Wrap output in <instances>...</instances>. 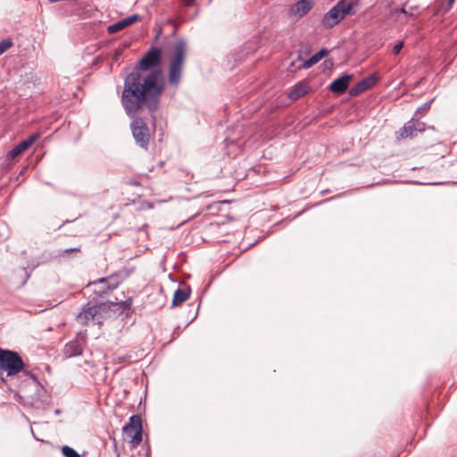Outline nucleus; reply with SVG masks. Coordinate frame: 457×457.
Returning a JSON list of instances; mask_svg holds the SVG:
<instances>
[{
    "instance_id": "nucleus-1",
    "label": "nucleus",
    "mask_w": 457,
    "mask_h": 457,
    "mask_svg": "<svg viewBox=\"0 0 457 457\" xmlns=\"http://www.w3.org/2000/svg\"><path fill=\"white\" fill-rule=\"evenodd\" d=\"M163 91L164 81L159 70L147 74L136 71L124 80L121 104L130 118L137 116L144 106L153 112L158 109Z\"/></svg>"
},
{
    "instance_id": "nucleus-2",
    "label": "nucleus",
    "mask_w": 457,
    "mask_h": 457,
    "mask_svg": "<svg viewBox=\"0 0 457 457\" xmlns=\"http://www.w3.org/2000/svg\"><path fill=\"white\" fill-rule=\"evenodd\" d=\"M186 56V43L182 40L176 42L169 54L168 79L171 86L177 87L181 80Z\"/></svg>"
},
{
    "instance_id": "nucleus-3",
    "label": "nucleus",
    "mask_w": 457,
    "mask_h": 457,
    "mask_svg": "<svg viewBox=\"0 0 457 457\" xmlns=\"http://www.w3.org/2000/svg\"><path fill=\"white\" fill-rule=\"evenodd\" d=\"M112 305V303H87L76 316V320L82 326H87L90 321L95 320L100 324L108 317Z\"/></svg>"
},
{
    "instance_id": "nucleus-4",
    "label": "nucleus",
    "mask_w": 457,
    "mask_h": 457,
    "mask_svg": "<svg viewBox=\"0 0 457 457\" xmlns=\"http://www.w3.org/2000/svg\"><path fill=\"white\" fill-rule=\"evenodd\" d=\"M352 0H340L328 12L324 14L321 24L326 29H332L337 25L348 14L353 12Z\"/></svg>"
},
{
    "instance_id": "nucleus-5",
    "label": "nucleus",
    "mask_w": 457,
    "mask_h": 457,
    "mask_svg": "<svg viewBox=\"0 0 457 457\" xmlns=\"http://www.w3.org/2000/svg\"><path fill=\"white\" fill-rule=\"evenodd\" d=\"M24 368V363L18 353L0 349V378L4 380L3 375L14 376Z\"/></svg>"
},
{
    "instance_id": "nucleus-6",
    "label": "nucleus",
    "mask_w": 457,
    "mask_h": 457,
    "mask_svg": "<svg viewBox=\"0 0 457 457\" xmlns=\"http://www.w3.org/2000/svg\"><path fill=\"white\" fill-rule=\"evenodd\" d=\"M123 432L130 438V443L137 446L142 441V421L138 415L129 418V423L123 428Z\"/></svg>"
},
{
    "instance_id": "nucleus-7",
    "label": "nucleus",
    "mask_w": 457,
    "mask_h": 457,
    "mask_svg": "<svg viewBox=\"0 0 457 457\" xmlns=\"http://www.w3.org/2000/svg\"><path fill=\"white\" fill-rule=\"evenodd\" d=\"M130 127L137 143L140 146L146 148L150 138L149 129L146 124L141 119H135Z\"/></svg>"
},
{
    "instance_id": "nucleus-8",
    "label": "nucleus",
    "mask_w": 457,
    "mask_h": 457,
    "mask_svg": "<svg viewBox=\"0 0 457 457\" xmlns=\"http://www.w3.org/2000/svg\"><path fill=\"white\" fill-rule=\"evenodd\" d=\"M162 60V50L158 47L150 48L141 58L137 68L140 71H148L160 64Z\"/></svg>"
},
{
    "instance_id": "nucleus-9",
    "label": "nucleus",
    "mask_w": 457,
    "mask_h": 457,
    "mask_svg": "<svg viewBox=\"0 0 457 457\" xmlns=\"http://www.w3.org/2000/svg\"><path fill=\"white\" fill-rule=\"evenodd\" d=\"M425 129L426 125L424 122L411 119L400 129L397 139L401 140L414 137L419 132H423Z\"/></svg>"
},
{
    "instance_id": "nucleus-10",
    "label": "nucleus",
    "mask_w": 457,
    "mask_h": 457,
    "mask_svg": "<svg viewBox=\"0 0 457 457\" xmlns=\"http://www.w3.org/2000/svg\"><path fill=\"white\" fill-rule=\"evenodd\" d=\"M39 137V134H33L27 139L20 142L5 154L4 161L7 162H12L15 158L27 151Z\"/></svg>"
},
{
    "instance_id": "nucleus-11",
    "label": "nucleus",
    "mask_w": 457,
    "mask_h": 457,
    "mask_svg": "<svg viewBox=\"0 0 457 457\" xmlns=\"http://www.w3.org/2000/svg\"><path fill=\"white\" fill-rule=\"evenodd\" d=\"M376 81H377V79L375 76L367 77V78L361 79V81H359L353 87H351L349 94L352 96H356L359 94L370 88L373 85H375Z\"/></svg>"
},
{
    "instance_id": "nucleus-12",
    "label": "nucleus",
    "mask_w": 457,
    "mask_h": 457,
    "mask_svg": "<svg viewBox=\"0 0 457 457\" xmlns=\"http://www.w3.org/2000/svg\"><path fill=\"white\" fill-rule=\"evenodd\" d=\"M313 0H300L290 8V14L295 17H303L312 7Z\"/></svg>"
},
{
    "instance_id": "nucleus-13",
    "label": "nucleus",
    "mask_w": 457,
    "mask_h": 457,
    "mask_svg": "<svg viewBox=\"0 0 457 457\" xmlns=\"http://www.w3.org/2000/svg\"><path fill=\"white\" fill-rule=\"evenodd\" d=\"M115 287H116L115 285L111 287L108 283V279L104 278H100L99 280L95 281L93 283H88L87 285V289H92V291L94 293L97 294L99 296L106 294L108 291H110Z\"/></svg>"
},
{
    "instance_id": "nucleus-14",
    "label": "nucleus",
    "mask_w": 457,
    "mask_h": 457,
    "mask_svg": "<svg viewBox=\"0 0 457 457\" xmlns=\"http://www.w3.org/2000/svg\"><path fill=\"white\" fill-rule=\"evenodd\" d=\"M139 20V15L133 14L131 16H129L123 20L119 21L118 22H115L112 25H110L107 28V31L110 34L116 33L120 30L124 29L125 28L132 25L133 23L137 22Z\"/></svg>"
},
{
    "instance_id": "nucleus-15",
    "label": "nucleus",
    "mask_w": 457,
    "mask_h": 457,
    "mask_svg": "<svg viewBox=\"0 0 457 457\" xmlns=\"http://www.w3.org/2000/svg\"><path fill=\"white\" fill-rule=\"evenodd\" d=\"M352 78V75L345 74L336 79L329 86L330 91L336 94L344 93L347 89Z\"/></svg>"
},
{
    "instance_id": "nucleus-16",
    "label": "nucleus",
    "mask_w": 457,
    "mask_h": 457,
    "mask_svg": "<svg viewBox=\"0 0 457 457\" xmlns=\"http://www.w3.org/2000/svg\"><path fill=\"white\" fill-rule=\"evenodd\" d=\"M310 90V87L306 81L298 82L294 88L289 92L288 97L291 100H297L305 96Z\"/></svg>"
},
{
    "instance_id": "nucleus-17",
    "label": "nucleus",
    "mask_w": 457,
    "mask_h": 457,
    "mask_svg": "<svg viewBox=\"0 0 457 457\" xmlns=\"http://www.w3.org/2000/svg\"><path fill=\"white\" fill-rule=\"evenodd\" d=\"M190 295V290L189 289H177L174 293L173 299H172V306H179L185 301L188 299Z\"/></svg>"
},
{
    "instance_id": "nucleus-18",
    "label": "nucleus",
    "mask_w": 457,
    "mask_h": 457,
    "mask_svg": "<svg viewBox=\"0 0 457 457\" xmlns=\"http://www.w3.org/2000/svg\"><path fill=\"white\" fill-rule=\"evenodd\" d=\"M327 54L326 49H321L315 54H313L305 63L304 67L309 68L312 66L313 64L317 63L322 57H324Z\"/></svg>"
},
{
    "instance_id": "nucleus-19",
    "label": "nucleus",
    "mask_w": 457,
    "mask_h": 457,
    "mask_svg": "<svg viewBox=\"0 0 457 457\" xmlns=\"http://www.w3.org/2000/svg\"><path fill=\"white\" fill-rule=\"evenodd\" d=\"M62 453L64 457H81L74 449L68 445L62 446Z\"/></svg>"
},
{
    "instance_id": "nucleus-20",
    "label": "nucleus",
    "mask_w": 457,
    "mask_h": 457,
    "mask_svg": "<svg viewBox=\"0 0 457 457\" xmlns=\"http://www.w3.org/2000/svg\"><path fill=\"white\" fill-rule=\"evenodd\" d=\"M12 41L10 38L0 41V55L12 46Z\"/></svg>"
},
{
    "instance_id": "nucleus-21",
    "label": "nucleus",
    "mask_w": 457,
    "mask_h": 457,
    "mask_svg": "<svg viewBox=\"0 0 457 457\" xmlns=\"http://www.w3.org/2000/svg\"><path fill=\"white\" fill-rule=\"evenodd\" d=\"M68 349L73 348V350L71 352V355H79L82 353V348L75 342L71 343L67 345Z\"/></svg>"
},
{
    "instance_id": "nucleus-22",
    "label": "nucleus",
    "mask_w": 457,
    "mask_h": 457,
    "mask_svg": "<svg viewBox=\"0 0 457 457\" xmlns=\"http://www.w3.org/2000/svg\"><path fill=\"white\" fill-rule=\"evenodd\" d=\"M403 47V41H401V42L397 43V44L394 46V48H393V52H394V54H399Z\"/></svg>"
},
{
    "instance_id": "nucleus-23",
    "label": "nucleus",
    "mask_w": 457,
    "mask_h": 457,
    "mask_svg": "<svg viewBox=\"0 0 457 457\" xmlns=\"http://www.w3.org/2000/svg\"><path fill=\"white\" fill-rule=\"evenodd\" d=\"M429 108H430V102L425 104L424 106L422 108H420V110H422L424 112H426L428 111Z\"/></svg>"
},
{
    "instance_id": "nucleus-24",
    "label": "nucleus",
    "mask_w": 457,
    "mask_h": 457,
    "mask_svg": "<svg viewBox=\"0 0 457 457\" xmlns=\"http://www.w3.org/2000/svg\"><path fill=\"white\" fill-rule=\"evenodd\" d=\"M73 251H79V249H78V248L66 249V250L64 251V253H70V252H73Z\"/></svg>"
},
{
    "instance_id": "nucleus-25",
    "label": "nucleus",
    "mask_w": 457,
    "mask_h": 457,
    "mask_svg": "<svg viewBox=\"0 0 457 457\" xmlns=\"http://www.w3.org/2000/svg\"><path fill=\"white\" fill-rule=\"evenodd\" d=\"M454 3V0H448V8H451L452 5Z\"/></svg>"
},
{
    "instance_id": "nucleus-26",
    "label": "nucleus",
    "mask_w": 457,
    "mask_h": 457,
    "mask_svg": "<svg viewBox=\"0 0 457 457\" xmlns=\"http://www.w3.org/2000/svg\"><path fill=\"white\" fill-rule=\"evenodd\" d=\"M2 228H3V229L4 230V232H6V233H7V228H6L4 225H2Z\"/></svg>"
},
{
    "instance_id": "nucleus-27",
    "label": "nucleus",
    "mask_w": 457,
    "mask_h": 457,
    "mask_svg": "<svg viewBox=\"0 0 457 457\" xmlns=\"http://www.w3.org/2000/svg\"><path fill=\"white\" fill-rule=\"evenodd\" d=\"M401 12H404V13L406 12H405V10H404L403 8H402V9H401Z\"/></svg>"
}]
</instances>
